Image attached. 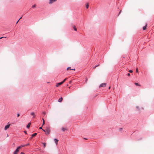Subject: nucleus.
I'll use <instances>...</instances> for the list:
<instances>
[{
  "mask_svg": "<svg viewBox=\"0 0 154 154\" xmlns=\"http://www.w3.org/2000/svg\"><path fill=\"white\" fill-rule=\"evenodd\" d=\"M50 130L49 127H47L46 128V131L45 134L47 135H48L50 134Z\"/></svg>",
  "mask_w": 154,
  "mask_h": 154,
  "instance_id": "obj_1",
  "label": "nucleus"
},
{
  "mask_svg": "<svg viewBox=\"0 0 154 154\" xmlns=\"http://www.w3.org/2000/svg\"><path fill=\"white\" fill-rule=\"evenodd\" d=\"M106 83H103L100 84V85L99 86V87L100 88L101 87H104L106 86Z\"/></svg>",
  "mask_w": 154,
  "mask_h": 154,
  "instance_id": "obj_2",
  "label": "nucleus"
},
{
  "mask_svg": "<svg viewBox=\"0 0 154 154\" xmlns=\"http://www.w3.org/2000/svg\"><path fill=\"white\" fill-rule=\"evenodd\" d=\"M10 124H9L5 126V130H6L7 129L9 128L10 126Z\"/></svg>",
  "mask_w": 154,
  "mask_h": 154,
  "instance_id": "obj_3",
  "label": "nucleus"
},
{
  "mask_svg": "<svg viewBox=\"0 0 154 154\" xmlns=\"http://www.w3.org/2000/svg\"><path fill=\"white\" fill-rule=\"evenodd\" d=\"M57 0H49V4H51L53 3L54 2H55Z\"/></svg>",
  "mask_w": 154,
  "mask_h": 154,
  "instance_id": "obj_4",
  "label": "nucleus"
},
{
  "mask_svg": "<svg viewBox=\"0 0 154 154\" xmlns=\"http://www.w3.org/2000/svg\"><path fill=\"white\" fill-rule=\"evenodd\" d=\"M63 83L62 82H60V83H57L56 85V87H58L59 86H60V85H62V84H63Z\"/></svg>",
  "mask_w": 154,
  "mask_h": 154,
  "instance_id": "obj_5",
  "label": "nucleus"
},
{
  "mask_svg": "<svg viewBox=\"0 0 154 154\" xmlns=\"http://www.w3.org/2000/svg\"><path fill=\"white\" fill-rule=\"evenodd\" d=\"M54 140L55 142L56 145H57V143H58V140H57V139L55 138L54 139Z\"/></svg>",
  "mask_w": 154,
  "mask_h": 154,
  "instance_id": "obj_6",
  "label": "nucleus"
},
{
  "mask_svg": "<svg viewBox=\"0 0 154 154\" xmlns=\"http://www.w3.org/2000/svg\"><path fill=\"white\" fill-rule=\"evenodd\" d=\"M20 149H19V147L17 148V149L15 150V151H14L15 152L17 153L19 152V150Z\"/></svg>",
  "mask_w": 154,
  "mask_h": 154,
  "instance_id": "obj_7",
  "label": "nucleus"
},
{
  "mask_svg": "<svg viewBox=\"0 0 154 154\" xmlns=\"http://www.w3.org/2000/svg\"><path fill=\"white\" fill-rule=\"evenodd\" d=\"M67 70H75V69H70V67H68L67 68Z\"/></svg>",
  "mask_w": 154,
  "mask_h": 154,
  "instance_id": "obj_8",
  "label": "nucleus"
},
{
  "mask_svg": "<svg viewBox=\"0 0 154 154\" xmlns=\"http://www.w3.org/2000/svg\"><path fill=\"white\" fill-rule=\"evenodd\" d=\"M147 26V24H146V25L145 26H144L143 28V30H145L146 29V27Z\"/></svg>",
  "mask_w": 154,
  "mask_h": 154,
  "instance_id": "obj_9",
  "label": "nucleus"
},
{
  "mask_svg": "<svg viewBox=\"0 0 154 154\" xmlns=\"http://www.w3.org/2000/svg\"><path fill=\"white\" fill-rule=\"evenodd\" d=\"M30 125H31V123L30 122H29V123L27 125V127L28 128H29L30 127Z\"/></svg>",
  "mask_w": 154,
  "mask_h": 154,
  "instance_id": "obj_10",
  "label": "nucleus"
},
{
  "mask_svg": "<svg viewBox=\"0 0 154 154\" xmlns=\"http://www.w3.org/2000/svg\"><path fill=\"white\" fill-rule=\"evenodd\" d=\"M62 100H63V98L62 97H60L59 100H58V101L59 102H61L62 101Z\"/></svg>",
  "mask_w": 154,
  "mask_h": 154,
  "instance_id": "obj_11",
  "label": "nucleus"
},
{
  "mask_svg": "<svg viewBox=\"0 0 154 154\" xmlns=\"http://www.w3.org/2000/svg\"><path fill=\"white\" fill-rule=\"evenodd\" d=\"M73 29L74 30H75V31H77V29L76 28V27L75 26H73Z\"/></svg>",
  "mask_w": 154,
  "mask_h": 154,
  "instance_id": "obj_12",
  "label": "nucleus"
},
{
  "mask_svg": "<svg viewBox=\"0 0 154 154\" xmlns=\"http://www.w3.org/2000/svg\"><path fill=\"white\" fill-rule=\"evenodd\" d=\"M31 115L33 116V118L35 117V115L34 112H32L31 113Z\"/></svg>",
  "mask_w": 154,
  "mask_h": 154,
  "instance_id": "obj_13",
  "label": "nucleus"
},
{
  "mask_svg": "<svg viewBox=\"0 0 154 154\" xmlns=\"http://www.w3.org/2000/svg\"><path fill=\"white\" fill-rule=\"evenodd\" d=\"M25 145H21L20 146H19V149H21L22 147H23L25 146Z\"/></svg>",
  "mask_w": 154,
  "mask_h": 154,
  "instance_id": "obj_14",
  "label": "nucleus"
},
{
  "mask_svg": "<svg viewBox=\"0 0 154 154\" xmlns=\"http://www.w3.org/2000/svg\"><path fill=\"white\" fill-rule=\"evenodd\" d=\"M37 133H35L34 134H32V137H35L36 135H37Z\"/></svg>",
  "mask_w": 154,
  "mask_h": 154,
  "instance_id": "obj_15",
  "label": "nucleus"
},
{
  "mask_svg": "<svg viewBox=\"0 0 154 154\" xmlns=\"http://www.w3.org/2000/svg\"><path fill=\"white\" fill-rule=\"evenodd\" d=\"M66 130L67 129H66V128H62V130L63 131Z\"/></svg>",
  "mask_w": 154,
  "mask_h": 154,
  "instance_id": "obj_16",
  "label": "nucleus"
},
{
  "mask_svg": "<svg viewBox=\"0 0 154 154\" xmlns=\"http://www.w3.org/2000/svg\"><path fill=\"white\" fill-rule=\"evenodd\" d=\"M42 120L43 121V124H42V126H43L45 124V121L44 119L43 118L42 119Z\"/></svg>",
  "mask_w": 154,
  "mask_h": 154,
  "instance_id": "obj_17",
  "label": "nucleus"
},
{
  "mask_svg": "<svg viewBox=\"0 0 154 154\" xmlns=\"http://www.w3.org/2000/svg\"><path fill=\"white\" fill-rule=\"evenodd\" d=\"M42 113L43 116L46 114V112H43Z\"/></svg>",
  "mask_w": 154,
  "mask_h": 154,
  "instance_id": "obj_18",
  "label": "nucleus"
},
{
  "mask_svg": "<svg viewBox=\"0 0 154 154\" xmlns=\"http://www.w3.org/2000/svg\"><path fill=\"white\" fill-rule=\"evenodd\" d=\"M86 8H88V7H89V5H88V3H87L86 4Z\"/></svg>",
  "mask_w": 154,
  "mask_h": 154,
  "instance_id": "obj_19",
  "label": "nucleus"
},
{
  "mask_svg": "<svg viewBox=\"0 0 154 154\" xmlns=\"http://www.w3.org/2000/svg\"><path fill=\"white\" fill-rule=\"evenodd\" d=\"M136 108H137V110H138V111H140V108H139V106H137L136 107Z\"/></svg>",
  "mask_w": 154,
  "mask_h": 154,
  "instance_id": "obj_20",
  "label": "nucleus"
},
{
  "mask_svg": "<svg viewBox=\"0 0 154 154\" xmlns=\"http://www.w3.org/2000/svg\"><path fill=\"white\" fill-rule=\"evenodd\" d=\"M36 6V5L35 4L34 5H32V8H35Z\"/></svg>",
  "mask_w": 154,
  "mask_h": 154,
  "instance_id": "obj_21",
  "label": "nucleus"
},
{
  "mask_svg": "<svg viewBox=\"0 0 154 154\" xmlns=\"http://www.w3.org/2000/svg\"><path fill=\"white\" fill-rule=\"evenodd\" d=\"M66 79H67V78H66L62 82L63 83L66 81Z\"/></svg>",
  "mask_w": 154,
  "mask_h": 154,
  "instance_id": "obj_22",
  "label": "nucleus"
},
{
  "mask_svg": "<svg viewBox=\"0 0 154 154\" xmlns=\"http://www.w3.org/2000/svg\"><path fill=\"white\" fill-rule=\"evenodd\" d=\"M135 84L137 86H140V85H139L138 83H135Z\"/></svg>",
  "mask_w": 154,
  "mask_h": 154,
  "instance_id": "obj_23",
  "label": "nucleus"
},
{
  "mask_svg": "<svg viewBox=\"0 0 154 154\" xmlns=\"http://www.w3.org/2000/svg\"><path fill=\"white\" fill-rule=\"evenodd\" d=\"M129 72L131 73H132L133 72V71L132 70H129Z\"/></svg>",
  "mask_w": 154,
  "mask_h": 154,
  "instance_id": "obj_24",
  "label": "nucleus"
},
{
  "mask_svg": "<svg viewBox=\"0 0 154 154\" xmlns=\"http://www.w3.org/2000/svg\"><path fill=\"white\" fill-rule=\"evenodd\" d=\"M43 144L44 145V147H45L46 145V143H43Z\"/></svg>",
  "mask_w": 154,
  "mask_h": 154,
  "instance_id": "obj_25",
  "label": "nucleus"
},
{
  "mask_svg": "<svg viewBox=\"0 0 154 154\" xmlns=\"http://www.w3.org/2000/svg\"><path fill=\"white\" fill-rule=\"evenodd\" d=\"M42 130L45 133L46 131V129H45V130L42 129Z\"/></svg>",
  "mask_w": 154,
  "mask_h": 154,
  "instance_id": "obj_26",
  "label": "nucleus"
},
{
  "mask_svg": "<svg viewBox=\"0 0 154 154\" xmlns=\"http://www.w3.org/2000/svg\"><path fill=\"white\" fill-rule=\"evenodd\" d=\"M136 72H138V68H136Z\"/></svg>",
  "mask_w": 154,
  "mask_h": 154,
  "instance_id": "obj_27",
  "label": "nucleus"
},
{
  "mask_svg": "<svg viewBox=\"0 0 154 154\" xmlns=\"http://www.w3.org/2000/svg\"><path fill=\"white\" fill-rule=\"evenodd\" d=\"M20 116V114L19 113H18L17 114V117H18L19 116Z\"/></svg>",
  "mask_w": 154,
  "mask_h": 154,
  "instance_id": "obj_28",
  "label": "nucleus"
},
{
  "mask_svg": "<svg viewBox=\"0 0 154 154\" xmlns=\"http://www.w3.org/2000/svg\"><path fill=\"white\" fill-rule=\"evenodd\" d=\"M6 38V37H1L0 38V39H1L2 38Z\"/></svg>",
  "mask_w": 154,
  "mask_h": 154,
  "instance_id": "obj_29",
  "label": "nucleus"
},
{
  "mask_svg": "<svg viewBox=\"0 0 154 154\" xmlns=\"http://www.w3.org/2000/svg\"><path fill=\"white\" fill-rule=\"evenodd\" d=\"M29 143H27V144H26V145H25V146H27L28 145H29Z\"/></svg>",
  "mask_w": 154,
  "mask_h": 154,
  "instance_id": "obj_30",
  "label": "nucleus"
},
{
  "mask_svg": "<svg viewBox=\"0 0 154 154\" xmlns=\"http://www.w3.org/2000/svg\"><path fill=\"white\" fill-rule=\"evenodd\" d=\"M24 133L25 134H27V132H26V131H24Z\"/></svg>",
  "mask_w": 154,
  "mask_h": 154,
  "instance_id": "obj_31",
  "label": "nucleus"
},
{
  "mask_svg": "<svg viewBox=\"0 0 154 154\" xmlns=\"http://www.w3.org/2000/svg\"><path fill=\"white\" fill-rule=\"evenodd\" d=\"M14 154H17V153L15 152H14Z\"/></svg>",
  "mask_w": 154,
  "mask_h": 154,
  "instance_id": "obj_32",
  "label": "nucleus"
},
{
  "mask_svg": "<svg viewBox=\"0 0 154 154\" xmlns=\"http://www.w3.org/2000/svg\"><path fill=\"white\" fill-rule=\"evenodd\" d=\"M121 11H121H121H120V12H119V14L118 15V16H119V15L120 14V13H121Z\"/></svg>",
  "mask_w": 154,
  "mask_h": 154,
  "instance_id": "obj_33",
  "label": "nucleus"
},
{
  "mask_svg": "<svg viewBox=\"0 0 154 154\" xmlns=\"http://www.w3.org/2000/svg\"><path fill=\"white\" fill-rule=\"evenodd\" d=\"M99 65H97V66H96L94 67V69H95L98 66H99Z\"/></svg>",
  "mask_w": 154,
  "mask_h": 154,
  "instance_id": "obj_34",
  "label": "nucleus"
},
{
  "mask_svg": "<svg viewBox=\"0 0 154 154\" xmlns=\"http://www.w3.org/2000/svg\"><path fill=\"white\" fill-rule=\"evenodd\" d=\"M88 81V79L87 78L86 79V82L87 83Z\"/></svg>",
  "mask_w": 154,
  "mask_h": 154,
  "instance_id": "obj_35",
  "label": "nucleus"
},
{
  "mask_svg": "<svg viewBox=\"0 0 154 154\" xmlns=\"http://www.w3.org/2000/svg\"><path fill=\"white\" fill-rule=\"evenodd\" d=\"M127 75H128V76H130V73H128V74H127Z\"/></svg>",
  "mask_w": 154,
  "mask_h": 154,
  "instance_id": "obj_36",
  "label": "nucleus"
},
{
  "mask_svg": "<svg viewBox=\"0 0 154 154\" xmlns=\"http://www.w3.org/2000/svg\"><path fill=\"white\" fill-rule=\"evenodd\" d=\"M72 82V80L70 81L69 82V83L70 84L71 83V82Z\"/></svg>",
  "mask_w": 154,
  "mask_h": 154,
  "instance_id": "obj_37",
  "label": "nucleus"
},
{
  "mask_svg": "<svg viewBox=\"0 0 154 154\" xmlns=\"http://www.w3.org/2000/svg\"><path fill=\"white\" fill-rule=\"evenodd\" d=\"M39 129H42V127H40L39 128Z\"/></svg>",
  "mask_w": 154,
  "mask_h": 154,
  "instance_id": "obj_38",
  "label": "nucleus"
},
{
  "mask_svg": "<svg viewBox=\"0 0 154 154\" xmlns=\"http://www.w3.org/2000/svg\"><path fill=\"white\" fill-rule=\"evenodd\" d=\"M20 154H25L24 153L21 152L20 153Z\"/></svg>",
  "mask_w": 154,
  "mask_h": 154,
  "instance_id": "obj_39",
  "label": "nucleus"
},
{
  "mask_svg": "<svg viewBox=\"0 0 154 154\" xmlns=\"http://www.w3.org/2000/svg\"><path fill=\"white\" fill-rule=\"evenodd\" d=\"M33 137H32V136H31V137L30 138V139H32V138H33Z\"/></svg>",
  "mask_w": 154,
  "mask_h": 154,
  "instance_id": "obj_40",
  "label": "nucleus"
},
{
  "mask_svg": "<svg viewBox=\"0 0 154 154\" xmlns=\"http://www.w3.org/2000/svg\"><path fill=\"white\" fill-rule=\"evenodd\" d=\"M19 20L17 21V23H16V24H17V23H18V22H19Z\"/></svg>",
  "mask_w": 154,
  "mask_h": 154,
  "instance_id": "obj_41",
  "label": "nucleus"
},
{
  "mask_svg": "<svg viewBox=\"0 0 154 154\" xmlns=\"http://www.w3.org/2000/svg\"><path fill=\"white\" fill-rule=\"evenodd\" d=\"M110 86H109V89H110Z\"/></svg>",
  "mask_w": 154,
  "mask_h": 154,
  "instance_id": "obj_42",
  "label": "nucleus"
},
{
  "mask_svg": "<svg viewBox=\"0 0 154 154\" xmlns=\"http://www.w3.org/2000/svg\"><path fill=\"white\" fill-rule=\"evenodd\" d=\"M21 18H22V17H21L19 19V20H20L21 19Z\"/></svg>",
  "mask_w": 154,
  "mask_h": 154,
  "instance_id": "obj_43",
  "label": "nucleus"
}]
</instances>
